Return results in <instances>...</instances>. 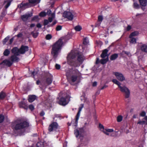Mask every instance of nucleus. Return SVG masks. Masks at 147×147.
<instances>
[{
	"label": "nucleus",
	"instance_id": "nucleus-1",
	"mask_svg": "<svg viewBox=\"0 0 147 147\" xmlns=\"http://www.w3.org/2000/svg\"><path fill=\"white\" fill-rule=\"evenodd\" d=\"M65 75L68 80L72 82H74L80 76V72L74 68H69L65 70Z\"/></svg>",
	"mask_w": 147,
	"mask_h": 147
},
{
	"label": "nucleus",
	"instance_id": "nucleus-2",
	"mask_svg": "<svg viewBox=\"0 0 147 147\" xmlns=\"http://www.w3.org/2000/svg\"><path fill=\"white\" fill-rule=\"evenodd\" d=\"M63 44L62 39L60 38L53 45L51 53L55 59L58 56L59 51L61 49Z\"/></svg>",
	"mask_w": 147,
	"mask_h": 147
},
{
	"label": "nucleus",
	"instance_id": "nucleus-3",
	"mask_svg": "<svg viewBox=\"0 0 147 147\" xmlns=\"http://www.w3.org/2000/svg\"><path fill=\"white\" fill-rule=\"evenodd\" d=\"M112 81L114 84L118 85V87L120 89V90L122 92L125 93V97L126 98H127L129 97L130 95V91L129 89L125 86H121V83L117 79H114L112 80Z\"/></svg>",
	"mask_w": 147,
	"mask_h": 147
},
{
	"label": "nucleus",
	"instance_id": "nucleus-4",
	"mask_svg": "<svg viewBox=\"0 0 147 147\" xmlns=\"http://www.w3.org/2000/svg\"><path fill=\"white\" fill-rule=\"evenodd\" d=\"M29 126V123L26 121H24L16 124H12L11 127L14 132L18 130L28 127Z\"/></svg>",
	"mask_w": 147,
	"mask_h": 147
},
{
	"label": "nucleus",
	"instance_id": "nucleus-5",
	"mask_svg": "<svg viewBox=\"0 0 147 147\" xmlns=\"http://www.w3.org/2000/svg\"><path fill=\"white\" fill-rule=\"evenodd\" d=\"M67 57L68 58H71L72 59H75L77 57V61L79 64L82 63L84 60V57L83 55L78 52H71L68 55Z\"/></svg>",
	"mask_w": 147,
	"mask_h": 147
},
{
	"label": "nucleus",
	"instance_id": "nucleus-6",
	"mask_svg": "<svg viewBox=\"0 0 147 147\" xmlns=\"http://www.w3.org/2000/svg\"><path fill=\"white\" fill-rule=\"evenodd\" d=\"M59 128V126L56 122H53L49 126L48 131L49 132L56 131Z\"/></svg>",
	"mask_w": 147,
	"mask_h": 147
},
{
	"label": "nucleus",
	"instance_id": "nucleus-7",
	"mask_svg": "<svg viewBox=\"0 0 147 147\" xmlns=\"http://www.w3.org/2000/svg\"><path fill=\"white\" fill-rule=\"evenodd\" d=\"M68 58L69 59L68 60L67 63L70 66L75 67L80 66V64L75 59H72L71 58Z\"/></svg>",
	"mask_w": 147,
	"mask_h": 147
},
{
	"label": "nucleus",
	"instance_id": "nucleus-8",
	"mask_svg": "<svg viewBox=\"0 0 147 147\" xmlns=\"http://www.w3.org/2000/svg\"><path fill=\"white\" fill-rule=\"evenodd\" d=\"M84 132V130L83 128L79 129V130L76 129L74 130V133L76 138H78L79 136L81 138V137H83V134Z\"/></svg>",
	"mask_w": 147,
	"mask_h": 147
},
{
	"label": "nucleus",
	"instance_id": "nucleus-9",
	"mask_svg": "<svg viewBox=\"0 0 147 147\" xmlns=\"http://www.w3.org/2000/svg\"><path fill=\"white\" fill-rule=\"evenodd\" d=\"M113 74L120 81L122 82L125 80V77L121 73L117 72H113Z\"/></svg>",
	"mask_w": 147,
	"mask_h": 147
},
{
	"label": "nucleus",
	"instance_id": "nucleus-10",
	"mask_svg": "<svg viewBox=\"0 0 147 147\" xmlns=\"http://www.w3.org/2000/svg\"><path fill=\"white\" fill-rule=\"evenodd\" d=\"M63 16L65 18H67L69 20H72L74 17V15L69 11H65L63 14Z\"/></svg>",
	"mask_w": 147,
	"mask_h": 147
},
{
	"label": "nucleus",
	"instance_id": "nucleus-11",
	"mask_svg": "<svg viewBox=\"0 0 147 147\" xmlns=\"http://www.w3.org/2000/svg\"><path fill=\"white\" fill-rule=\"evenodd\" d=\"M68 98V96L66 95L65 97H61L60 98L58 101V103L60 105L65 106L68 103L67 102V99Z\"/></svg>",
	"mask_w": 147,
	"mask_h": 147
},
{
	"label": "nucleus",
	"instance_id": "nucleus-12",
	"mask_svg": "<svg viewBox=\"0 0 147 147\" xmlns=\"http://www.w3.org/2000/svg\"><path fill=\"white\" fill-rule=\"evenodd\" d=\"M46 76L47 77L46 80V84L48 85L50 84L53 81L52 76L50 74L48 73L46 74Z\"/></svg>",
	"mask_w": 147,
	"mask_h": 147
},
{
	"label": "nucleus",
	"instance_id": "nucleus-13",
	"mask_svg": "<svg viewBox=\"0 0 147 147\" xmlns=\"http://www.w3.org/2000/svg\"><path fill=\"white\" fill-rule=\"evenodd\" d=\"M20 53L21 54H24L26 52L29 50V47L27 46H24L22 45L20 49Z\"/></svg>",
	"mask_w": 147,
	"mask_h": 147
},
{
	"label": "nucleus",
	"instance_id": "nucleus-14",
	"mask_svg": "<svg viewBox=\"0 0 147 147\" xmlns=\"http://www.w3.org/2000/svg\"><path fill=\"white\" fill-rule=\"evenodd\" d=\"M32 16V13H30L25 14L21 16V19L24 22L26 21L28 18Z\"/></svg>",
	"mask_w": 147,
	"mask_h": 147
},
{
	"label": "nucleus",
	"instance_id": "nucleus-15",
	"mask_svg": "<svg viewBox=\"0 0 147 147\" xmlns=\"http://www.w3.org/2000/svg\"><path fill=\"white\" fill-rule=\"evenodd\" d=\"M11 53L14 54V55L18 56L20 53V49H19L17 47L13 48L11 50Z\"/></svg>",
	"mask_w": 147,
	"mask_h": 147
},
{
	"label": "nucleus",
	"instance_id": "nucleus-16",
	"mask_svg": "<svg viewBox=\"0 0 147 147\" xmlns=\"http://www.w3.org/2000/svg\"><path fill=\"white\" fill-rule=\"evenodd\" d=\"M3 63H4L7 66L10 67L12 65L13 62L7 59H5L0 63V65H2Z\"/></svg>",
	"mask_w": 147,
	"mask_h": 147
},
{
	"label": "nucleus",
	"instance_id": "nucleus-17",
	"mask_svg": "<svg viewBox=\"0 0 147 147\" xmlns=\"http://www.w3.org/2000/svg\"><path fill=\"white\" fill-rule=\"evenodd\" d=\"M80 111H78L76 116V119L75 122L74 123H73V125L74 126H75L76 127H77L78 125V121L79 119L80 116Z\"/></svg>",
	"mask_w": 147,
	"mask_h": 147
},
{
	"label": "nucleus",
	"instance_id": "nucleus-18",
	"mask_svg": "<svg viewBox=\"0 0 147 147\" xmlns=\"http://www.w3.org/2000/svg\"><path fill=\"white\" fill-rule=\"evenodd\" d=\"M36 98V96L34 95H29L28 96V100L30 102H32L34 101Z\"/></svg>",
	"mask_w": 147,
	"mask_h": 147
},
{
	"label": "nucleus",
	"instance_id": "nucleus-19",
	"mask_svg": "<svg viewBox=\"0 0 147 147\" xmlns=\"http://www.w3.org/2000/svg\"><path fill=\"white\" fill-rule=\"evenodd\" d=\"M16 55H12L10 57V59L11 62H18L19 59Z\"/></svg>",
	"mask_w": 147,
	"mask_h": 147
},
{
	"label": "nucleus",
	"instance_id": "nucleus-20",
	"mask_svg": "<svg viewBox=\"0 0 147 147\" xmlns=\"http://www.w3.org/2000/svg\"><path fill=\"white\" fill-rule=\"evenodd\" d=\"M109 50L107 49H105L102 51V54L100 55V57L102 58H104L106 57H108L107 53Z\"/></svg>",
	"mask_w": 147,
	"mask_h": 147
},
{
	"label": "nucleus",
	"instance_id": "nucleus-21",
	"mask_svg": "<svg viewBox=\"0 0 147 147\" xmlns=\"http://www.w3.org/2000/svg\"><path fill=\"white\" fill-rule=\"evenodd\" d=\"M13 0H5L3 4H5L7 3L6 4L5 6V9H7L10 5L12 1Z\"/></svg>",
	"mask_w": 147,
	"mask_h": 147
},
{
	"label": "nucleus",
	"instance_id": "nucleus-22",
	"mask_svg": "<svg viewBox=\"0 0 147 147\" xmlns=\"http://www.w3.org/2000/svg\"><path fill=\"white\" fill-rule=\"evenodd\" d=\"M40 1V0H28L29 3H28L29 4L30 3L35 5L39 3Z\"/></svg>",
	"mask_w": 147,
	"mask_h": 147
},
{
	"label": "nucleus",
	"instance_id": "nucleus-23",
	"mask_svg": "<svg viewBox=\"0 0 147 147\" xmlns=\"http://www.w3.org/2000/svg\"><path fill=\"white\" fill-rule=\"evenodd\" d=\"M118 57V54L114 53L111 55L110 57V59L111 61H113L116 59Z\"/></svg>",
	"mask_w": 147,
	"mask_h": 147
},
{
	"label": "nucleus",
	"instance_id": "nucleus-24",
	"mask_svg": "<svg viewBox=\"0 0 147 147\" xmlns=\"http://www.w3.org/2000/svg\"><path fill=\"white\" fill-rule=\"evenodd\" d=\"M140 4L142 6L145 7L147 4V0H139Z\"/></svg>",
	"mask_w": 147,
	"mask_h": 147
},
{
	"label": "nucleus",
	"instance_id": "nucleus-25",
	"mask_svg": "<svg viewBox=\"0 0 147 147\" xmlns=\"http://www.w3.org/2000/svg\"><path fill=\"white\" fill-rule=\"evenodd\" d=\"M19 106L20 108H23L24 109H26V107L25 102L24 101H21L19 103Z\"/></svg>",
	"mask_w": 147,
	"mask_h": 147
},
{
	"label": "nucleus",
	"instance_id": "nucleus-26",
	"mask_svg": "<svg viewBox=\"0 0 147 147\" xmlns=\"http://www.w3.org/2000/svg\"><path fill=\"white\" fill-rule=\"evenodd\" d=\"M139 34V33L138 31H134L131 33L129 36V38H132V37H134V36H138Z\"/></svg>",
	"mask_w": 147,
	"mask_h": 147
},
{
	"label": "nucleus",
	"instance_id": "nucleus-27",
	"mask_svg": "<svg viewBox=\"0 0 147 147\" xmlns=\"http://www.w3.org/2000/svg\"><path fill=\"white\" fill-rule=\"evenodd\" d=\"M109 61V58L107 57L106 59H103L100 60V63L103 65L106 64Z\"/></svg>",
	"mask_w": 147,
	"mask_h": 147
},
{
	"label": "nucleus",
	"instance_id": "nucleus-28",
	"mask_svg": "<svg viewBox=\"0 0 147 147\" xmlns=\"http://www.w3.org/2000/svg\"><path fill=\"white\" fill-rule=\"evenodd\" d=\"M114 130L112 129H106L103 131V133L105 134L109 135V134L108 132H111L113 131Z\"/></svg>",
	"mask_w": 147,
	"mask_h": 147
},
{
	"label": "nucleus",
	"instance_id": "nucleus-29",
	"mask_svg": "<svg viewBox=\"0 0 147 147\" xmlns=\"http://www.w3.org/2000/svg\"><path fill=\"white\" fill-rule=\"evenodd\" d=\"M141 49L142 51L147 53V45H142L141 47Z\"/></svg>",
	"mask_w": 147,
	"mask_h": 147
},
{
	"label": "nucleus",
	"instance_id": "nucleus-30",
	"mask_svg": "<svg viewBox=\"0 0 147 147\" xmlns=\"http://www.w3.org/2000/svg\"><path fill=\"white\" fill-rule=\"evenodd\" d=\"M130 39L129 42L130 43L133 44H135L136 43V39L132 37V38H129Z\"/></svg>",
	"mask_w": 147,
	"mask_h": 147
},
{
	"label": "nucleus",
	"instance_id": "nucleus-31",
	"mask_svg": "<svg viewBox=\"0 0 147 147\" xmlns=\"http://www.w3.org/2000/svg\"><path fill=\"white\" fill-rule=\"evenodd\" d=\"M29 5V3H28L23 4L22 3L19 4L18 6V7L19 8H22L26 6H28Z\"/></svg>",
	"mask_w": 147,
	"mask_h": 147
},
{
	"label": "nucleus",
	"instance_id": "nucleus-32",
	"mask_svg": "<svg viewBox=\"0 0 147 147\" xmlns=\"http://www.w3.org/2000/svg\"><path fill=\"white\" fill-rule=\"evenodd\" d=\"M6 96V94L3 92H0V99H3L5 98Z\"/></svg>",
	"mask_w": 147,
	"mask_h": 147
},
{
	"label": "nucleus",
	"instance_id": "nucleus-33",
	"mask_svg": "<svg viewBox=\"0 0 147 147\" xmlns=\"http://www.w3.org/2000/svg\"><path fill=\"white\" fill-rule=\"evenodd\" d=\"M10 53V52L8 49H6L3 53V55L5 56H7Z\"/></svg>",
	"mask_w": 147,
	"mask_h": 147
},
{
	"label": "nucleus",
	"instance_id": "nucleus-34",
	"mask_svg": "<svg viewBox=\"0 0 147 147\" xmlns=\"http://www.w3.org/2000/svg\"><path fill=\"white\" fill-rule=\"evenodd\" d=\"M133 7L136 9H139L140 8L139 5L136 2H134L133 5Z\"/></svg>",
	"mask_w": 147,
	"mask_h": 147
},
{
	"label": "nucleus",
	"instance_id": "nucleus-35",
	"mask_svg": "<svg viewBox=\"0 0 147 147\" xmlns=\"http://www.w3.org/2000/svg\"><path fill=\"white\" fill-rule=\"evenodd\" d=\"M36 84L38 85H39L40 84L41 85H45V82L43 80H41V81L40 82L39 80H38L36 82Z\"/></svg>",
	"mask_w": 147,
	"mask_h": 147
},
{
	"label": "nucleus",
	"instance_id": "nucleus-36",
	"mask_svg": "<svg viewBox=\"0 0 147 147\" xmlns=\"http://www.w3.org/2000/svg\"><path fill=\"white\" fill-rule=\"evenodd\" d=\"M47 15V13L45 11H41L39 14V16L40 17H44Z\"/></svg>",
	"mask_w": 147,
	"mask_h": 147
},
{
	"label": "nucleus",
	"instance_id": "nucleus-37",
	"mask_svg": "<svg viewBox=\"0 0 147 147\" xmlns=\"http://www.w3.org/2000/svg\"><path fill=\"white\" fill-rule=\"evenodd\" d=\"M36 147H43L44 145L41 142H38L36 144Z\"/></svg>",
	"mask_w": 147,
	"mask_h": 147
},
{
	"label": "nucleus",
	"instance_id": "nucleus-38",
	"mask_svg": "<svg viewBox=\"0 0 147 147\" xmlns=\"http://www.w3.org/2000/svg\"><path fill=\"white\" fill-rule=\"evenodd\" d=\"M82 28L81 27L79 26V25H78L77 26H76L74 28V29L75 30L78 31H79L81 30Z\"/></svg>",
	"mask_w": 147,
	"mask_h": 147
},
{
	"label": "nucleus",
	"instance_id": "nucleus-39",
	"mask_svg": "<svg viewBox=\"0 0 147 147\" xmlns=\"http://www.w3.org/2000/svg\"><path fill=\"white\" fill-rule=\"evenodd\" d=\"M123 119V117L121 115H119L117 117V121L118 122H121Z\"/></svg>",
	"mask_w": 147,
	"mask_h": 147
},
{
	"label": "nucleus",
	"instance_id": "nucleus-40",
	"mask_svg": "<svg viewBox=\"0 0 147 147\" xmlns=\"http://www.w3.org/2000/svg\"><path fill=\"white\" fill-rule=\"evenodd\" d=\"M88 40L87 37H86L84 38L83 41V43L84 45H86L88 43Z\"/></svg>",
	"mask_w": 147,
	"mask_h": 147
},
{
	"label": "nucleus",
	"instance_id": "nucleus-41",
	"mask_svg": "<svg viewBox=\"0 0 147 147\" xmlns=\"http://www.w3.org/2000/svg\"><path fill=\"white\" fill-rule=\"evenodd\" d=\"M38 19V16L37 15L33 17L31 20V21H37Z\"/></svg>",
	"mask_w": 147,
	"mask_h": 147
},
{
	"label": "nucleus",
	"instance_id": "nucleus-42",
	"mask_svg": "<svg viewBox=\"0 0 147 147\" xmlns=\"http://www.w3.org/2000/svg\"><path fill=\"white\" fill-rule=\"evenodd\" d=\"M99 127L100 130L103 132V131H105V129L104 126L101 124L99 123Z\"/></svg>",
	"mask_w": 147,
	"mask_h": 147
},
{
	"label": "nucleus",
	"instance_id": "nucleus-43",
	"mask_svg": "<svg viewBox=\"0 0 147 147\" xmlns=\"http://www.w3.org/2000/svg\"><path fill=\"white\" fill-rule=\"evenodd\" d=\"M4 119V116L2 114H0V123L2 122Z\"/></svg>",
	"mask_w": 147,
	"mask_h": 147
},
{
	"label": "nucleus",
	"instance_id": "nucleus-44",
	"mask_svg": "<svg viewBox=\"0 0 147 147\" xmlns=\"http://www.w3.org/2000/svg\"><path fill=\"white\" fill-rule=\"evenodd\" d=\"M31 33L33 37L34 38H36L38 35V33H34L33 32H32Z\"/></svg>",
	"mask_w": 147,
	"mask_h": 147
},
{
	"label": "nucleus",
	"instance_id": "nucleus-45",
	"mask_svg": "<svg viewBox=\"0 0 147 147\" xmlns=\"http://www.w3.org/2000/svg\"><path fill=\"white\" fill-rule=\"evenodd\" d=\"M9 37L7 36L5 38H4L3 40V44H5V43L8 41L9 39Z\"/></svg>",
	"mask_w": 147,
	"mask_h": 147
},
{
	"label": "nucleus",
	"instance_id": "nucleus-46",
	"mask_svg": "<svg viewBox=\"0 0 147 147\" xmlns=\"http://www.w3.org/2000/svg\"><path fill=\"white\" fill-rule=\"evenodd\" d=\"M28 108L31 111H32L34 109V107L32 105H29Z\"/></svg>",
	"mask_w": 147,
	"mask_h": 147
},
{
	"label": "nucleus",
	"instance_id": "nucleus-47",
	"mask_svg": "<svg viewBox=\"0 0 147 147\" xmlns=\"http://www.w3.org/2000/svg\"><path fill=\"white\" fill-rule=\"evenodd\" d=\"M57 23V21H54L52 24H50V25H49L47 26V27H52L54 25H55Z\"/></svg>",
	"mask_w": 147,
	"mask_h": 147
},
{
	"label": "nucleus",
	"instance_id": "nucleus-48",
	"mask_svg": "<svg viewBox=\"0 0 147 147\" xmlns=\"http://www.w3.org/2000/svg\"><path fill=\"white\" fill-rule=\"evenodd\" d=\"M62 28V26L60 25H58L56 28V30L58 31L61 30Z\"/></svg>",
	"mask_w": 147,
	"mask_h": 147
},
{
	"label": "nucleus",
	"instance_id": "nucleus-49",
	"mask_svg": "<svg viewBox=\"0 0 147 147\" xmlns=\"http://www.w3.org/2000/svg\"><path fill=\"white\" fill-rule=\"evenodd\" d=\"M52 38V36L50 34H48L46 36V38L47 40H50Z\"/></svg>",
	"mask_w": 147,
	"mask_h": 147
},
{
	"label": "nucleus",
	"instance_id": "nucleus-50",
	"mask_svg": "<svg viewBox=\"0 0 147 147\" xmlns=\"http://www.w3.org/2000/svg\"><path fill=\"white\" fill-rule=\"evenodd\" d=\"M49 23V22L47 20L45 19L44 20L43 25L44 26L47 25Z\"/></svg>",
	"mask_w": 147,
	"mask_h": 147
},
{
	"label": "nucleus",
	"instance_id": "nucleus-51",
	"mask_svg": "<svg viewBox=\"0 0 147 147\" xmlns=\"http://www.w3.org/2000/svg\"><path fill=\"white\" fill-rule=\"evenodd\" d=\"M103 20V18L102 16H99L98 17V21L101 22Z\"/></svg>",
	"mask_w": 147,
	"mask_h": 147
},
{
	"label": "nucleus",
	"instance_id": "nucleus-52",
	"mask_svg": "<svg viewBox=\"0 0 147 147\" xmlns=\"http://www.w3.org/2000/svg\"><path fill=\"white\" fill-rule=\"evenodd\" d=\"M146 114V112L144 111H142V112H141V113H140V116L144 117L145 116Z\"/></svg>",
	"mask_w": 147,
	"mask_h": 147
},
{
	"label": "nucleus",
	"instance_id": "nucleus-53",
	"mask_svg": "<svg viewBox=\"0 0 147 147\" xmlns=\"http://www.w3.org/2000/svg\"><path fill=\"white\" fill-rule=\"evenodd\" d=\"M55 67L56 69L57 70L61 68V66L60 65L56 64L55 65Z\"/></svg>",
	"mask_w": 147,
	"mask_h": 147
},
{
	"label": "nucleus",
	"instance_id": "nucleus-54",
	"mask_svg": "<svg viewBox=\"0 0 147 147\" xmlns=\"http://www.w3.org/2000/svg\"><path fill=\"white\" fill-rule=\"evenodd\" d=\"M84 105L83 104H81L80 105V106L79 107V109H78V111H81L82 109L84 107Z\"/></svg>",
	"mask_w": 147,
	"mask_h": 147
},
{
	"label": "nucleus",
	"instance_id": "nucleus-55",
	"mask_svg": "<svg viewBox=\"0 0 147 147\" xmlns=\"http://www.w3.org/2000/svg\"><path fill=\"white\" fill-rule=\"evenodd\" d=\"M131 28V27L130 25H128L126 28V30L127 31H129Z\"/></svg>",
	"mask_w": 147,
	"mask_h": 147
},
{
	"label": "nucleus",
	"instance_id": "nucleus-56",
	"mask_svg": "<svg viewBox=\"0 0 147 147\" xmlns=\"http://www.w3.org/2000/svg\"><path fill=\"white\" fill-rule=\"evenodd\" d=\"M22 34L20 32L16 36L18 38H21L22 37Z\"/></svg>",
	"mask_w": 147,
	"mask_h": 147
},
{
	"label": "nucleus",
	"instance_id": "nucleus-57",
	"mask_svg": "<svg viewBox=\"0 0 147 147\" xmlns=\"http://www.w3.org/2000/svg\"><path fill=\"white\" fill-rule=\"evenodd\" d=\"M145 123V121H139L138 123L140 125H143Z\"/></svg>",
	"mask_w": 147,
	"mask_h": 147
},
{
	"label": "nucleus",
	"instance_id": "nucleus-58",
	"mask_svg": "<svg viewBox=\"0 0 147 147\" xmlns=\"http://www.w3.org/2000/svg\"><path fill=\"white\" fill-rule=\"evenodd\" d=\"M55 117L61 118V116L60 114H55L54 115Z\"/></svg>",
	"mask_w": 147,
	"mask_h": 147
},
{
	"label": "nucleus",
	"instance_id": "nucleus-59",
	"mask_svg": "<svg viewBox=\"0 0 147 147\" xmlns=\"http://www.w3.org/2000/svg\"><path fill=\"white\" fill-rule=\"evenodd\" d=\"M45 114V113L44 111H42L40 113V115L42 117Z\"/></svg>",
	"mask_w": 147,
	"mask_h": 147
},
{
	"label": "nucleus",
	"instance_id": "nucleus-60",
	"mask_svg": "<svg viewBox=\"0 0 147 147\" xmlns=\"http://www.w3.org/2000/svg\"><path fill=\"white\" fill-rule=\"evenodd\" d=\"M99 63H100V61L99 60V59L98 58H97L96 62V64H98Z\"/></svg>",
	"mask_w": 147,
	"mask_h": 147
},
{
	"label": "nucleus",
	"instance_id": "nucleus-61",
	"mask_svg": "<svg viewBox=\"0 0 147 147\" xmlns=\"http://www.w3.org/2000/svg\"><path fill=\"white\" fill-rule=\"evenodd\" d=\"M48 20L49 22H51L53 21V18L52 17H49Z\"/></svg>",
	"mask_w": 147,
	"mask_h": 147
},
{
	"label": "nucleus",
	"instance_id": "nucleus-62",
	"mask_svg": "<svg viewBox=\"0 0 147 147\" xmlns=\"http://www.w3.org/2000/svg\"><path fill=\"white\" fill-rule=\"evenodd\" d=\"M97 85V82H94L93 83L92 86L93 87L96 86Z\"/></svg>",
	"mask_w": 147,
	"mask_h": 147
},
{
	"label": "nucleus",
	"instance_id": "nucleus-63",
	"mask_svg": "<svg viewBox=\"0 0 147 147\" xmlns=\"http://www.w3.org/2000/svg\"><path fill=\"white\" fill-rule=\"evenodd\" d=\"M37 73V72H35L34 71H33L32 73V75H33V76H34L36 75Z\"/></svg>",
	"mask_w": 147,
	"mask_h": 147
},
{
	"label": "nucleus",
	"instance_id": "nucleus-64",
	"mask_svg": "<svg viewBox=\"0 0 147 147\" xmlns=\"http://www.w3.org/2000/svg\"><path fill=\"white\" fill-rule=\"evenodd\" d=\"M36 27L38 28H40L41 27V25L40 23H38L37 24Z\"/></svg>",
	"mask_w": 147,
	"mask_h": 147
}]
</instances>
